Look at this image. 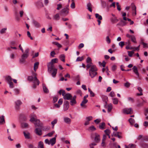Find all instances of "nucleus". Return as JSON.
Segmentation results:
<instances>
[{
  "label": "nucleus",
  "mask_w": 148,
  "mask_h": 148,
  "mask_svg": "<svg viewBox=\"0 0 148 148\" xmlns=\"http://www.w3.org/2000/svg\"><path fill=\"white\" fill-rule=\"evenodd\" d=\"M21 55V58L19 59V62L21 64H23L25 61V59L29 56V49L26 48Z\"/></svg>",
  "instance_id": "nucleus-1"
},
{
  "label": "nucleus",
  "mask_w": 148,
  "mask_h": 148,
  "mask_svg": "<svg viewBox=\"0 0 148 148\" xmlns=\"http://www.w3.org/2000/svg\"><path fill=\"white\" fill-rule=\"evenodd\" d=\"M27 80L29 81H32L33 83L32 88H35L36 87V85H38L39 84V81L37 79L36 76H29L27 78Z\"/></svg>",
  "instance_id": "nucleus-2"
},
{
  "label": "nucleus",
  "mask_w": 148,
  "mask_h": 148,
  "mask_svg": "<svg viewBox=\"0 0 148 148\" xmlns=\"http://www.w3.org/2000/svg\"><path fill=\"white\" fill-rule=\"evenodd\" d=\"M97 69L95 66H92L89 69V75L91 78L94 77L97 74Z\"/></svg>",
  "instance_id": "nucleus-3"
},
{
  "label": "nucleus",
  "mask_w": 148,
  "mask_h": 148,
  "mask_svg": "<svg viewBox=\"0 0 148 148\" xmlns=\"http://www.w3.org/2000/svg\"><path fill=\"white\" fill-rule=\"evenodd\" d=\"M58 93L60 95L62 94L63 98L65 100H69L72 97V96L70 93H66L65 91L62 89L60 90L59 91Z\"/></svg>",
  "instance_id": "nucleus-4"
},
{
  "label": "nucleus",
  "mask_w": 148,
  "mask_h": 148,
  "mask_svg": "<svg viewBox=\"0 0 148 148\" xmlns=\"http://www.w3.org/2000/svg\"><path fill=\"white\" fill-rule=\"evenodd\" d=\"M45 142L46 144H47L48 145H51L52 146H53L56 143V137L53 138L49 140L47 139H46L45 140Z\"/></svg>",
  "instance_id": "nucleus-5"
},
{
  "label": "nucleus",
  "mask_w": 148,
  "mask_h": 148,
  "mask_svg": "<svg viewBox=\"0 0 148 148\" xmlns=\"http://www.w3.org/2000/svg\"><path fill=\"white\" fill-rule=\"evenodd\" d=\"M69 13L68 9L67 8H63L60 11V14L61 15L66 16Z\"/></svg>",
  "instance_id": "nucleus-6"
},
{
  "label": "nucleus",
  "mask_w": 148,
  "mask_h": 148,
  "mask_svg": "<svg viewBox=\"0 0 148 148\" xmlns=\"http://www.w3.org/2000/svg\"><path fill=\"white\" fill-rule=\"evenodd\" d=\"M48 71L49 73H51L52 70L56 69L55 68V66L53 64L51 63H49L47 65Z\"/></svg>",
  "instance_id": "nucleus-7"
},
{
  "label": "nucleus",
  "mask_w": 148,
  "mask_h": 148,
  "mask_svg": "<svg viewBox=\"0 0 148 148\" xmlns=\"http://www.w3.org/2000/svg\"><path fill=\"white\" fill-rule=\"evenodd\" d=\"M123 111L124 113L127 114H132L133 113V111L131 108H124L123 109Z\"/></svg>",
  "instance_id": "nucleus-8"
},
{
  "label": "nucleus",
  "mask_w": 148,
  "mask_h": 148,
  "mask_svg": "<svg viewBox=\"0 0 148 148\" xmlns=\"http://www.w3.org/2000/svg\"><path fill=\"white\" fill-rule=\"evenodd\" d=\"M76 95H74L73 97L71 98L70 101V104L71 106H73L77 103L76 101Z\"/></svg>",
  "instance_id": "nucleus-9"
},
{
  "label": "nucleus",
  "mask_w": 148,
  "mask_h": 148,
  "mask_svg": "<svg viewBox=\"0 0 148 148\" xmlns=\"http://www.w3.org/2000/svg\"><path fill=\"white\" fill-rule=\"evenodd\" d=\"M127 37L131 39V41L134 43H136V38L135 37L132 35H130L129 34H127L126 35Z\"/></svg>",
  "instance_id": "nucleus-10"
},
{
  "label": "nucleus",
  "mask_w": 148,
  "mask_h": 148,
  "mask_svg": "<svg viewBox=\"0 0 148 148\" xmlns=\"http://www.w3.org/2000/svg\"><path fill=\"white\" fill-rule=\"evenodd\" d=\"M131 8L132 11L133 15L135 16L136 14V7L134 3L131 4Z\"/></svg>",
  "instance_id": "nucleus-11"
},
{
  "label": "nucleus",
  "mask_w": 148,
  "mask_h": 148,
  "mask_svg": "<svg viewBox=\"0 0 148 148\" xmlns=\"http://www.w3.org/2000/svg\"><path fill=\"white\" fill-rule=\"evenodd\" d=\"M69 103L67 101H65L64 103V111H66L69 108Z\"/></svg>",
  "instance_id": "nucleus-12"
},
{
  "label": "nucleus",
  "mask_w": 148,
  "mask_h": 148,
  "mask_svg": "<svg viewBox=\"0 0 148 148\" xmlns=\"http://www.w3.org/2000/svg\"><path fill=\"white\" fill-rule=\"evenodd\" d=\"M35 121V122L34 124L36 127L38 126L40 127H42L43 125L40 122L39 120L36 119Z\"/></svg>",
  "instance_id": "nucleus-13"
},
{
  "label": "nucleus",
  "mask_w": 148,
  "mask_h": 148,
  "mask_svg": "<svg viewBox=\"0 0 148 148\" xmlns=\"http://www.w3.org/2000/svg\"><path fill=\"white\" fill-rule=\"evenodd\" d=\"M41 128H37L35 130V132L39 136L41 135L42 134V127H40Z\"/></svg>",
  "instance_id": "nucleus-14"
},
{
  "label": "nucleus",
  "mask_w": 148,
  "mask_h": 148,
  "mask_svg": "<svg viewBox=\"0 0 148 148\" xmlns=\"http://www.w3.org/2000/svg\"><path fill=\"white\" fill-rule=\"evenodd\" d=\"M15 108L17 109H18L19 108V106L22 104V102L19 100H18L15 102Z\"/></svg>",
  "instance_id": "nucleus-15"
},
{
  "label": "nucleus",
  "mask_w": 148,
  "mask_h": 148,
  "mask_svg": "<svg viewBox=\"0 0 148 148\" xmlns=\"http://www.w3.org/2000/svg\"><path fill=\"white\" fill-rule=\"evenodd\" d=\"M121 133V132H114L112 136H114L115 137H117L119 138H121V136H120Z\"/></svg>",
  "instance_id": "nucleus-16"
},
{
  "label": "nucleus",
  "mask_w": 148,
  "mask_h": 148,
  "mask_svg": "<svg viewBox=\"0 0 148 148\" xmlns=\"http://www.w3.org/2000/svg\"><path fill=\"white\" fill-rule=\"evenodd\" d=\"M94 134L95 136V141L97 143H99L100 140L99 135L96 133H95Z\"/></svg>",
  "instance_id": "nucleus-17"
},
{
  "label": "nucleus",
  "mask_w": 148,
  "mask_h": 148,
  "mask_svg": "<svg viewBox=\"0 0 148 148\" xmlns=\"http://www.w3.org/2000/svg\"><path fill=\"white\" fill-rule=\"evenodd\" d=\"M32 23L34 25L35 27H36L38 28L40 27L41 26L40 24L35 20H33L32 21Z\"/></svg>",
  "instance_id": "nucleus-18"
},
{
  "label": "nucleus",
  "mask_w": 148,
  "mask_h": 148,
  "mask_svg": "<svg viewBox=\"0 0 148 148\" xmlns=\"http://www.w3.org/2000/svg\"><path fill=\"white\" fill-rule=\"evenodd\" d=\"M5 123L4 116L2 115L0 116V125H2Z\"/></svg>",
  "instance_id": "nucleus-19"
},
{
  "label": "nucleus",
  "mask_w": 148,
  "mask_h": 148,
  "mask_svg": "<svg viewBox=\"0 0 148 148\" xmlns=\"http://www.w3.org/2000/svg\"><path fill=\"white\" fill-rule=\"evenodd\" d=\"M110 21L112 23H117L119 20L116 17H114L111 18Z\"/></svg>",
  "instance_id": "nucleus-20"
},
{
  "label": "nucleus",
  "mask_w": 148,
  "mask_h": 148,
  "mask_svg": "<svg viewBox=\"0 0 148 148\" xmlns=\"http://www.w3.org/2000/svg\"><path fill=\"white\" fill-rule=\"evenodd\" d=\"M60 18V16L59 14L57 13L54 15L53 18V20L55 21H58L59 20Z\"/></svg>",
  "instance_id": "nucleus-21"
},
{
  "label": "nucleus",
  "mask_w": 148,
  "mask_h": 148,
  "mask_svg": "<svg viewBox=\"0 0 148 148\" xmlns=\"http://www.w3.org/2000/svg\"><path fill=\"white\" fill-rule=\"evenodd\" d=\"M64 122L67 124H69L71 122V119L67 117H64Z\"/></svg>",
  "instance_id": "nucleus-22"
},
{
  "label": "nucleus",
  "mask_w": 148,
  "mask_h": 148,
  "mask_svg": "<svg viewBox=\"0 0 148 148\" xmlns=\"http://www.w3.org/2000/svg\"><path fill=\"white\" fill-rule=\"evenodd\" d=\"M105 123L104 122H102L100 124L99 126V128L101 130H103L105 128Z\"/></svg>",
  "instance_id": "nucleus-23"
},
{
  "label": "nucleus",
  "mask_w": 148,
  "mask_h": 148,
  "mask_svg": "<svg viewBox=\"0 0 148 148\" xmlns=\"http://www.w3.org/2000/svg\"><path fill=\"white\" fill-rule=\"evenodd\" d=\"M132 69L133 70L134 72L136 74V75L138 76L139 73L138 72L137 67L136 66H134L132 68Z\"/></svg>",
  "instance_id": "nucleus-24"
},
{
  "label": "nucleus",
  "mask_w": 148,
  "mask_h": 148,
  "mask_svg": "<svg viewBox=\"0 0 148 148\" xmlns=\"http://www.w3.org/2000/svg\"><path fill=\"white\" fill-rule=\"evenodd\" d=\"M92 5L90 3H89L87 5V9L90 12H92V9H91Z\"/></svg>",
  "instance_id": "nucleus-25"
},
{
  "label": "nucleus",
  "mask_w": 148,
  "mask_h": 148,
  "mask_svg": "<svg viewBox=\"0 0 148 148\" xmlns=\"http://www.w3.org/2000/svg\"><path fill=\"white\" fill-rule=\"evenodd\" d=\"M5 79L7 81L8 83L10 82H12V81L13 80V79L10 76H7L5 78Z\"/></svg>",
  "instance_id": "nucleus-26"
},
{
  "label": "nucleus",
  "mask_w": 148,
  "mask_h": 148,
  "mask_svg": "<svg viewBox=\"0 0 148 148\" xmlns=\"http://www.w3.org/2000/svg\"><path fill=\"white\" fill-rule=\"evenodd\" d=\"M59 58L60 59L62 62H64L65 61V56L64 54H62L60 55L59 56Z\"/></svg>",
  "instance_id": "nucleus-27"
},
{
  "label": "nucleus",
  "mask_w": 148,
  "mask_h": 148,
  "mask_svg": "<svg viewBox=\"0 0 148 148\" xmlns=\"http://www.w3.org/2000/svg\"><path fill=\"white\" fill-rule=\"evenodd\" d=\"M39 63L38 62H36L34 64V70L36 71V69L38 68Z\"/></svg>",
  "instance_id": "nucleus-28"
},
{
  "label": "nucleus",
  "mask_w": 148,
  "mask_h": 148,
  "mask_svg": "<svg viewBox=\"0 0 148 148\" xmlns=\"http://www.w3.org/2000/svg\"><path fill=\"white\" fill-rule=\"evenodd\" d=\"M24 136L25 138L29 139L30 138V134L29 133H26L25 132H23Z\"/></svg>",
  "instance_id": "nucleus-29"
},
{
  "label": "nucleus",
  "mask_w": 148,
  "mask_h": 148,
  "mask_svg": "<svg viewBox=\"0 0 148 148\" xmlns=\"http://www.w3.org/2000/svg\"><path fill=\"white\" fill-rule=\"evenodd\" d=\"M53 72L51 74V75L53 77H55L57 73V69H56L53 70Z\"/></svg>",
  "instance_id": "nucleus-30"
},
{
  "label": "nucleus",
  "mask_w": 148,
  "mask_h": 148,
  "mask_svg": "<svg viewBox=\"0 0 148 148\" xmlns=\"http://www.w3.org/2000/svg\"><path fill=\"white\" fill-rule=\"evenodd\" d=\"M140 146L143 148H148V144L145 143L140 144Z\"/></svg>",
  "instance_id": "nucleus-31"
},
{
  "label": "nucleus",
  "mask_w": 148,
  "mask_h": 148,
  "mask_svg": "<svg viewBox=\"0 0 148 148\" xmlns=\"http://www.w3.org/2000/svg\"><path fill=\"white\" fill-rule=\"evenodd\" d=\"M43 88L44 92L45 93H48L49 92V90L48 89L46 88L45 85L43 86Z\"/></svg>",
  "instance_id": "nucleus-32"
},
{
  "label": "nucleus",
  "mask_w": 148,
  "mask_h": 148,
  "mask_svg": "<svg viewBox=\"0 0 148 148\" xmlns=\"http://www.w3.org/2000/svg\"><path fill=\"white\" fill-rule=\"evenodd\" d=\"M58 120L57 119H55L53 121L51 122V124L52 125V128H53L54 127V125L56 124Z\"/></svg>",
  "instance_id": "nucleus-33"
},
{
  "label": "nucleus",
  "mask_w": 148,
  "mask_h": 148,
  "mask_svg": "<svg viewBox=\"0 0 148 148\" xmlns=\"http://www.w3.org/2000/svg\"><path fill=\"white\" fill-rule=\"evenodd\" d=\"M38 148H44V144L43 143L42 141H40L39 143Z\"/></svg>",
  "instance_id": "nucleus-34"
},
{
  "label": "nucleus",
  "mask_w": 148,
  "mask_h": 148,
  "mask_svg": "<svg viewBox=\"0 0 148 148\" xmlns=\"http://www.w3.org/2000/svg\"><path fill=\"white\" fill-rule=\"evenodd\" d=\"M138 90L140 92V93H137V95L138 96L142 95H143V93L142 92L143 91L142 89L141 88L139 87L138 88Z\"/></svg>",
  "instance_id": "nucleus-35"
},
{
  "label": "nucleus",
  "mask_w": 148,
  "mask_h": 148,
  "mask_svg": "<svg viewBox=\"0 0 148 148\" xmlns=\"http://www.w3.org/2000/svg\"><path fill=\"white\" fill-rule=\"evenodd\" d=\"M96 130V128L93 125H91L90 126L88 129V130L89 131H92L95 130Z\"/></svg>",
  "instance_id": "nucleus-36"
},
{
  "label": "nucleus",
  "mask_w": 148,
  "mask_h": 148,
  "mask_svg": "<svg viewBox=\"0 0 148 148\" xmlns=\"http://www.w3.org/2000/svg\"><path fill=\"white\" fill-rule=\"evenodd\" d=\"M112 104L110 103L108 105V112H110L112 110Z\"/></svg>",
  "instance_id": "nucleus-37"
},
{
  "label": "nucleus",
  "mask_w": 148,
  "mask_h": 148,
  "mask_svg": "<svg viewBox=\"0 0 148 148\" xmlns=\"http://www.w3.org/2000/svg\"><path fill=\"white\" fill-rule=\"evenodd\" d=\"M129 121L130 124L132 125H133L135 123V120L134 119L131 118L129 119Z\"/></svg>",
  "instance_id": "nucleus-38"
},
{
  "label": "nucleus",
  "mask_w": 148,
  "mask_h": 148,
  "mask_svg": "<svg viewBox=\"0 0 148 148\" xmlns=\"http://www.w3.org/2000/svg\"><path fill=\"white\" fill-rule=\"evenodd\" d=\"M88 91L90 93V96L91 97H93L95 96V94L92 92V91L91 90V89L88 88Z\"/></svg>",
  "instance_id": "nucleus-39"
},
{
  "label": "nucleus",
  "mask_w": 148,
  "mask_h": 148,
  "mask_svg": "<svg viewBox=\"0 0 148 148\" xmlns=\"http://www.w3.org/2000/svg\"><path fill=\"white\" fill-rule=\"evenodd\" d=\"M92 66L95 65H93L92 63V62H91L90 63H88V64L86 66V70H87L89 68L90 69Z\"/></svg>",
  "instance_id": "nucleus-40"
},
{
  "label": "nucleus",
  "mask_w": 148,
  "mask_h": 148,
  "mask_svg": "<svg viewBox=\"0 0 148 148\" xmlns=\"http://www.w3.org/2000/svg\"><path fill=\"white\" fill-rule=\"evenodd\" d=\"M92 66L95 65H93L92 63V62H91L90 63H88V64L86 66V70H87L89 68L90 69Z\"/></svg>",
  "instance_id": "nucleus-41"
},
{
  "label": "nucleus",
  "mask_w": 148,
  "mask_h": 148,
  "mask_svg": "<svg viewBox=\"0 0 148 148\" xmlns=\"http://www.w3.org/2000/svg\"><path fill=\"white\" fill-rule=\"evenodd\" d=\"M112 99L114 104H116L118 103V100L117 98H113Z\"/></svg>",
  "instance_id": "nucleus-42"
},
{
  "label": "nucleus",
  "mask_w": 148,
  "mask_h": 148,
  "mask_svg": "<svg viewBox=\"0 0 148 148\" xmlns=\"http://www.w3.org/2000/svg\"><path fill=\"white\" fill-rule=\"evenodd\" d=\"M141 44L143 45L144 48H148V45L147 43H145L142 41L141 42Z\"/></svg>",
  "instance_id": "nucleus-43"
},
{
  "label": "nucleus",
  "mask_w": 148,
  "mask_h": 148,
  "mask_svg": "<svg viewBox=\"0 0 148 148\" xmlns=\"http://www.w3.org/2000/svg\"><path fill=\"white\" fill-rule=\"evenodd\" d=\"M58 59L57 58H55L52 59L51 61L49 63H51L52 64L53 63H56L58 62Z\"/></svg>",
  "instance_id": "nucleus-44"
},
{
  "label": "nucleus",
  "mask_w": 148,
  "mask_h": 148,
  "mask_svg": "<svg viewBox=\"0 0 148 148\" xmlns=\"http://www.w3.org/2000/svg\"><path fill=\"white\" fill-rule=\"evenodd\" d=\"M95 15L96 17L99 20H102V18L101 16L99 15L98 14H96Z\"/></svg>",
  "instance_id": "nucleus-45"
},
{
  "label": "nucleus",
  "mask_w": 148,
  "mask_h": 148,
  "mask_svg": "<svg viewBox=\"0 0 148 148\" xmlns=\"http://www.w3.org/2000/svg\"><path fill=\"white\" fill-rule=\"evenodd\" d=\"M128 53V56L130 57H132V56L133 54L134 53V51H127Z\"/></svg>",
  "instance_id": "nucleus-46"
},
{
  "label": "nucleus",
  "mask_w": 148,
  "mask_h": 148,
  "mask_svg": "<svg viewBox=\"0 0 148 148\" xmlns=\"http://www.w3.org/2000/svg\"><path fill=\"white\" fill-rule=\"evenodd\" d=\"M101 147L103 148H105L106 147V143L105 141H102V142L101 144Z\"/></svg>",
  "instance_id": "nucleus-47"
},
{
  "label": "nucleus",
  "mask_w": 148,
  "mask_h": 148,
  "mask_svg": "<svg viewBox=\"0 0 148 148\" xmlns=\"http://www.w3.org/2000/svg\"><path fill=\"white\" fill-rule=\"evenodd\" d=\"M53 44H55L59 48L61 47H62L61 45L58 43V42H53Z\"/></svg>",
  "instance_id": "nucleus-48"
},
{
  "label": "nucleus",
  "mask_w": 148,
  "mask_h": 148,
  "mask_svg": "<svg viewBox=\"0 0 148 148\" xmlns=\"http://www.w3.org/2000/svg\"><path fill=\"white\" fill-rule=\"evenodd\" d=\"M101 4L102 7L103 8H105L106 6V2L104 1H101Z\"/></svg>",
  "instance_id": "nucleus-49"
},
{
  "label": "nucleus",
  "mask_w": 148,
  "mask_h": 148,
  "mask_svg": "<svg viewBox=\"0 0 148 148\" xmlns=\"http://www.w3.org/2000/svg\"><path fill=\"white\" fill-rule=\"evenodd\" d=\"M92 119V116H89L86 118V121L89 122Z\"/></svg>",
  "instance_id": "nucleus-50"
},
{
  "label": "nucleus",
  "mask_w": 148,
  "mask_h": 148,
  "mask_svg": "<svg viewBox=\"0 0 148 148\" xmlns=\"http://www.w3.org/2000/svg\"><path fill=\"white\" fill-rule=\"evenodd\" d=\"M119 45L121 47V48H122L125 45L124 42L123 41L120 42L119 43Z\"/></svg>",
  "instance_id": "nucleus-51"
},
{
  "label": "nucleus",
  "mask_w": 148,
  "mask_h": 148,
  "mask_svg": "<svg viewBox=\"0 0 148 148\" xmlns=\"http://www.w3.org/2000/svg\"><path fill=\"white\" fill-rule=\"evenodd\" d=\"M104 132L105 133L106 135H107L108 134H110V131L109 129H107L105 130Z\"/></svg>",
  "instance_id": "nucleus-52"
},
{
  "label": "nucleus",
  "mask_w": 148,
  "mask_h": 148,
  "mask_svg": "<svg viewBox=\"0 0 148 148\" xmlns=\"http://www.w3.org/2000/svg\"><path fill=\"white\" fill-rule=\"evenodd\" d=\"M27 36H28V37L29 38H30V39L31 40H33V38L32 36H31V34H30V32H29L27 31Z\"/></svg>",
  "instance_id": "nucleus-53"
},
{
  "label": "nucleus",
  "mask_w": 148,
  "mask_h": 148,
  "mask_svg": "<svg viewBox=\"0 0 148 148\" xmlns=\"http://www.w3.org/2000/svg\"><path fill=\"white\" fill-rule=\"evenodd\" d=\"M84 59V58L83 57H77V59L76 61H82Z\"/></svg>",
  "instance_id": "nucleus-54"
},
{
  "label": "nucleus",
  "mask_w": 148,
  "mask_h": 148,
  "mask_svg": "<svg viewBox=\"0 0 148 148\" xmlns=\"http://www.w3.org/2000/svg\"><path fill=\"white\" fill-rule=\"evenodd\" d=\"M129 146L130 148H136V145L134 144H130L129 145Z\"/></svg>",
  "instance_id": "nucleus-55"
},
{
  "label": "nucleus",
  "mask_w": 148,
  "mask_h": 148,
  "mask_svg": "<svg viewBox=\"0 0 148 148\" xmlns=\"http://www.w3.org/2000/svg\"><path fill=\"white\" fill-rule=\"evenodd\" d=\"M130 84L128 82H127L125 83L124 84V86L125 87L128 88L130 86Z\"/></svg>",
  "instance_id": "nucleus-56"
},
{
  "label": "nucleus",
  "mask_w": 148,
  "mask_h": 148,
  "mask_svg": "<svg viewBox=\"0 0 148 148\" xmlns=\"http://www.w3.org/2000/svg\"><path fill=\"white\" fill-rule=\"evenodd\" d=\"M91 61H92L90 57H88L86 59L87 63H90L91 62Z\"/></svg>",
  "instance_id": "nucleus-57"
},
{
  "label": "nucleus",
  "mask_w": 148,
  "mask_h": 148,
  "mask_svg": "<svg viewBox=\"0 0 148 148\" xmlns=\"http://www.w3.org/2000/svg\"><path fill=\"white\" fill-rule=\"evenodd\" d=\"M7 30L6 28H4L2 29L1 30L0 32L1 34H2L5 32V31Z\"/></svg>",
  "instance_id": "nucleus-58"
},
{
  "label": "nucleus",
  "mask_w": 148,
  "mask_h": 148,
  "mask_svg": "<svg viewBox=\"0 0 148 148\" xmlns=\"http://www.w3.org/2000/svg\"><path fill=\"white\" fill-rule=\"evenodd\" d=\"M9 85V87L10 88H13L14 87L13 84L12 82L8 83Z\"/></svg>",
  "instance_id": "nucleus-59"
},
{
  "label": "nucleus",
  "mask_w": 148,
  "mask_h": 148,
  "mask_svg": "<svg viewBox=\"0 0 148 148\" xmlns=\"http://www.w3.org/2000/svg\"><path fill=\"white\" fill-rule=\"evenodd\" d=\"M54 132H55L54 131H52V132L48 133L47 134V135L51 137L52 136V135L54 133Z\"/></svg>",
  "instance_id": "nucleus-60"
},
{
  "label": "nucleus",
  "mask_w": 148,
  "mask_h": 148,
  "mask_svg": "<svg viewBox=\"0 0 148 148\" xmlns=\"http://www.w3.org/2000/svg\"><path fill=\"white\" fill-rule=\"evenodd\" d=\"M127 99L129 101H131L132 103L134 102V100L133 98L129 97Z\"/></svg>",
  "instance_id": "nucleus-61"
},
{
  "label": "nucleus",
  "mask_w": 148,
  "mask_h": 148,
  "mask_svg": "<svg viewBox=\"0 0 148 148\" xmlns=\"http://www.w3.org/2000/svg\"><path fill=\"white\" fill-rule=\"evenodd\" d=\"M22 126L23 127H27L28 126V124L26 123H23L22 124Z\"/></svg>",
  "instance_id": "nucleus-62"
},
{
  "label": "nucleus",
  "mask_w": 148,
  "mask_h": 148,
  "mask_svg": "<svg viewBox=\"0 0 148 148\" xmlns=\"http://www.w3.org/2000/svg\"><path fill=\"white\" fill-rule=\"evenodd\" d=\"M106 41L108 44H109L110 42V40L108 36H107L106 37Z\"/></svg>",
  "instance_id": "nucleus-63"
},
{
  "label": "nucleus",
  "mask_w": 148,
  "mask_h": 148,
  "mask_svg": "<svg viewBox=\"0 0 148 148\" xmlns=\"http://www.w3.org/2000/svg\"><path fill=\"white\" fill-rule=\"evenodd\" d=\"M50 54L51 56L52 57H54V56L56 54V53L54 51H52L51 52Z\"/></svg>",
  "instance_id": "nucleus-64"
}]
</instances>
